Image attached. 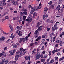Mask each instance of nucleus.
Segmentation results:
<instances>
[{
  "label": "nucleus",
  "mask_w": 64,
  "mask_h": 64,
  "mask_svg": "<svg viewBox=\"0 0 64 64\" xmlns=\"http://www.w3.org/2000/svg\"><path fill=\"white\" fill-rule=\"evenodd\" d=\"M28 36H26V37L25 38H20V40L19 41V43L20 44L21 43V42H22V41H23V42H25V41L26 40V41H27L28 40Z\"/></svg>",
  "instance_id": "nucleus-1"
},
{
  "label": "nucleus",
  "mask_w": 64,
  "mask_h": 64,
  "mask_svg": "<svg viewBox=\"0 0 64 64\" xmlns=\"http://www.w3.org/2000/svg\"><path fill=\"white\" fill-rule=\"evenodd\" d=\"M40 53L38 52L36 56V59H40Z\"/></svg>",
  "instance_id": "nucleus-2"
},
{
  "label": "nucleus",
  "mask_w": 64,
  "mask_h": 64,
  "mask_svg": "<svg viewBox=\"0 0 64 64\" xmlns=\"http://www.w3.org/2000/svg\"><path fill=\"white\" fill-rule=\"evenodd\" d=\"M26 50H24V51H23L22 52H20V54H19V56H22V55H24L25 53H26V52H25Z\"/></svg>",
  "instance_id": "nucleus-3"
},
{
  "label": "nucleus",
  "mask_w": 64,
  "mask_h": 64,
  "mask_svg": "<svg viewBox=\"0 0 64 64\" xmlns=\"http://www.w3.org/2000/svg\"><path fill=\"white\" fill-rule=\"evenodd\" d=\"M3 63V64L5 63V64H7L8 63V62H9V61L8 60H5V59H4V60H3L2 61Z\"/></svg>",
  "instance_id": "nucleus-4"
},
{
  "label": "nucleus",
  "mask_w": 64,
  "mask_h": 64,
  "mask_svg": "<svg viewBox=\"0 0 64 64\" xmlns=\"http://www.w3.org/2000/svg\"><path fill=\"white\" fill-rule=\"evenodd\" d=\"M26 20L28 22V23H30L32 21H33V19L32 18H27Z\"/></svg>",
  "instance_id": "nucleus-5"
},
{
  "label": "nucleus",
  "mask_w": 64,
  "mask_h": 64,
  "mask_svg": "<svg viewBox=\"0 0 64 64\" xmlns=\"http://www.w3.org/2000/svg\"><path fill=\"white\" fill-rule=\"evenodd\" d=\"M31 9L32 10H33L34 11H38L37 8H36L35 6L32 7L31 8Z\"/></svg>",
  "instance_id": "nucleus-6"
},
{
  "label": "nucleus",
  "mask_w": 64,
  "mask_h": 64,
  "mask_svg": "<svg viewBox=\"0 0 64 64\" xmlns=\"http://www.w3.org/2000/svg\"><path fill=\"white\" fill-rule=\"evenodd\" d=\"M42 26H38V30L39 31H41V30H42Z\"/></svg>",
  "instance_id": "nucleus-7"
},
{
  "label": "nucleus",
  "mask_w": 64,
  "mask_h": 64,
  "mask_svg": "<svg viewBox=\"0 0 64 64\" xmlns=\"http://www.w3.org/2000/svg\"><path fill=\"white\" fill-rule=\"evenodd\" d=\"M48 14H46V16H45V14H44V16H43V19L44 20H45V19H46V18H47L48 17Z\"/></svg>",
  "instance_id": "nucleus-8"
},
{
  "label": "nucleus",
  "mask_w": 64,
  "mask_h": 64,
  "mask_svg": "<svg viewBox=\"0 0 64 64\" xmlns=\"http://www.w3.org/2000/svg\"><path fill=\"white\" fill-rule=\"evenodd\" d=\"M37 16V13L35 12L33 14L32 18H35V16Z\"/></svg>",
  "instance_id": "nucleus-9"
},
{
  "label": "nucleus",
  "mask_w": 64,
  "mask_h": 64,
  "mask_svg": "<svg viewBox=\"0 0 64 64\" xmlns=\"http://www.w3.org/2000/svg\"><path fill=\"white\" fill-rule=\"evenodd\" d=\"M24 15H27V10L25 9L23 12Z\"/></svg>",
  "instance_id": "nucleus-10"
},
{
  "label": "nucleus",
  "mask_w": 64,
  "mask_h": 64,
  "mask_svg": "<svg viewBox=\"0 0 64 64\" xmlns=\"http://www.w3.org/2000/svg\"><path fill=\"white\" fill-rule=\"evenodd\" d=\"M56 38V37H54L52 38L50 40V41L51 42H52V41H53V42H54L55 41V38Z\"/></svg>",
  "instance_id": "nucleus-11"
},
{
  "label": "nucleus",
  "mask_w": 64,
  "mask_h": 64,
  "mask_svg": "<svg viewBox=\"0 0 64 64\" xmlns=\"http://www.w3.org/2000/svg\"><path fill=\"white\" fill-rule=\"evenodd\" d=\"M19 58V55H16V56L15 58V60L17 61L18 60V58Z\"/></svg>",
  "instance_id": "nucleus-12"
},
{
  "label": "nucleus",
  "mask_w": 64,
  "mask_h": 64,
  "mask_svg": "<svg viewBox=\"0 0 64 64\" xmlns=\"http://www.w3.org/2000/svg\"><path fill=\"white\" fill-rule=\"evenodd\" d=\"M41 36H39L38 38L36 40V41H38V40H39L41 39Z\"/></svg>",
  "instance_id": "nucleus-13"
},
{
  "label": "nucleus",
  "mask_w": 64,
  "mask_h": 64,
  "mask_svg": "<svg viewBox=\"0 0 64 64\" xmlns=\"http://www.w3.org/2000/svg\"><path fill=\"white\" fill-rule=\"evenodd\" d=\"M18 2H12V4L14 5H16V4H18Z\"/></svg>",
  "instance_id": "nucleus-14"
},
{
  "label": "nucleus",
  "mask_w": 64,
  "mask_h": 64,
  "mask_svg": "<svg viewBox=\"0 0 64 64\" xmlns=\"http://www.w3.org/2000/svg\"><path fill=\"white\" fill-rule=\"evenodd\" d=\"M18 35L19 36H22V32L21 31H20L18 33Z\"/></svg>",
  "instance_id": "nucleus-15"
},
{
  "label": "nucleus",
  "mask_w": 64,
  "mask_h": 64,
  "mask_svg": "<svg viewBox=\"0 0 64 64\" xmlns=\"http://www.w3.org/2000/svg\"><path fill=\"white\" fill-rule=\"evenodd\" d=\"M41 3H40L39 5V6H38L37 7V8L38 9H40V8H41Z\"/></svg>",
  "instance_id": "nucleus-16"
},
{
  "label": "nucleus",
  "mask_w": 64,
  "mask_h": 64,
  "mask_svg": "<svg viewBox=\"0 0 64 64\" xmlns=\"http://www.w3.org/2000/svg\"><path fill=\"white\" fill-rule=\"evenodd\" d=\"M57 25L56 24L54 26V28H55V29L56 30H57V29H58V27H57Z\"/></svg>",
  "instance_id": "nucleus-17"
},
{
  "label": "nucleus",
  "mask_w": 64,
  "mask_h": 64,
  "mask_svg": "<svg viewBox=\"0 0 64 64\" xmlns=\"http://www.w3.org/2000/svg\"><path fill=\"white\" fill-rule=\"evenodd\" d=\"M36 52V50L34 49L33 51L32 52V54H35V52Z\"/></svg>",
  "instance_id": "nucleus-18"
},
{
  "label": "nucleus",
  "mask_w": 64,
  "mask_h": 64,
  "mask_svg": "<svg viewBox=\"0 0 64 64\" xmlns=\"http://www.w3.org/2000/svg\"><path fill=\"white\" fill-rule=\"evenodd\" d=\"M64 56H63V57H62L61 58L59 59V61H62V60H63L64 59Z\"/></svg>",
  "instance_id": "nucleus-19"
},
{
  "label": "nucleus",
  "mask_w": 64,
  "mask_h": 64,
  "mask_svg": "<svg viewBox=\"0 0 64 64\" xmlns=\"http://www.w3.org/2000/svg\"><path fill=\"white\" fill-rule=\"evenodd\" d=\"M27 17V16H23V20L24 21H25V20H26V17Z\"/></svg>",
  "instance_id": "nucleus-20"
},
{
  "label": "nucleus",
  "mask_w": 64,
  "mask_h": 64,
  "mask_svg": "<svg viewBox=\"0 0 64 64\" xmlns=\"http://www.w3.org/2000/svg\"><path fill=\"white\" fill-rule=\"evenodd\" d=\"M64 1V0H59L58 2V4H61V3H62V2Z\"/></svg>",
  "instance_id": "nucleus-21"
},
{
  "label": "nucleus",
  "mask_w": 64,
  "mask_h": 64,
  "mask_svg": "<svg viewBox=\"0 0 64 64\" xmlns=\"http://www.w3.org/2000/svg\"><path fill=\"white\" fill-rule=\"evenodd\" d=\"M2 2L3 6H5V5H6V3H5V2H3V1H2Z\"/></svg>",
  "instance_id": "nucleus-22"
},
{
  "label": "nucleus",
  "mask_w": 64,
  "mask_h": 64,
  "mask_svg": "<svg viewBox=\"0 0 64 64\" xmlns=\"http://www.w3.org/2000/svg\"><path fill=\"white\" fill-rule=\"evenodd\" d=\"M24 50H25V49H23V48H20V51L21 52H22V51H24Z\"/></svg>",
  "instance_id": "nucleus-23"
},
{
  "label": "nucleus",
  "mask_w": 64,
  "mask_h": 64,
  "mask_svg": "<svg viewBox=\"0 0 64 64\" xmlns=\"http://www.w3.org/2000/svg\"><path fill=\"white\" fill-rule=\"evenodd\" d=\"M63 42L62 41H61L60 42V46H62V44H63Z\"/></svg>",
  "instance_id": "nucleus-24"
},
{
  "label": "nucleus",
  "mask_w": 64,
  "mask_h": 64,
  "mask_svg": "<svg viewBox=\"0 0 64 64\" xmlns=\"http://www.w3.org/2000/svg\"><path fill=\"white\" fill-rule=\"evenodd\" d=\"M10 63H16V61H12L10 62Z\"/></svg>",
  "instance_id": "nucleus-25"
},
{
  "label": "nucleus",
  "mask_w": 64,
  "mask_h": 64,
  "mask_svg": "<svg viewBox=\"0 0 64 64\" xmlns=\"http://www.w3.org/2000/svg\"><path fill=\"white\" fill-rule=\"evenodd\" d=\"M48 8H45L44 9V11L46 12H47V11H48Z\"/></svg>",
  "instance_id": "nucleus-26"
},
{
  "label": "nucleus",
  "mask_w": 64,
  "mask_h": 64,
  "mask_svg": "<svg viewBox=\"0 0 64 64\" xmlns=\"http://www.w3.org/2000/svg\"><path fill=\"white\" fill-rule=\"evenodd\" d=\"M38 32V30H36L35 31L34 33V34H37Z\"/></svg>",
  "instance_id": "nucleus-27"
},
{
  "label": "nucleus",
  "mask_w": 64,
  "mask_h": 64,
  "mask_svg": "<svg viewBox=\"0 0 64 64\" xmlns=\"http://www.w3.org/2000/svg\"><path fill=\"white\" fill-rule=\"evenodd\" d=\"M1 39H2V41H4L5 39V38L4 36H2L1 38Z\"/></svg>",
  "instance_id": "nucleus-28"
},
{
  "label": "nucleus",
  "mask_w": 64,
  "mask_h": 64,
  "mask_svg": "<svg viewBox=\"0 0 64 64\" xmlns=\"http://www.w3.org/2000/svg\"><path fill=\"white\" fill-rule=\"evenodd\" d=\"M48 56V55L47 54H44V58H46Z\"/></svg>",
  "instance_id": "nucleus-29"
},
{
  "label": "nucleus",
  "mask_w": 64,
  "mask_h": 64,
  "mask_svg": "<svg viewBox=\"0 0 64 64\" xmlns=\"http://www.w3.org/2000/svg\"><path fill=\"white\" fill-rule=\"evenodd\" d=\"M55 30H56L55 28L54 27H52V32H53L54 31H55Z\"/></svg>",
  "instance_id": "nucleus-30"
},
{
  "label": "nucleus",
  "mask_w": 64,
  "mask_h": 64,
  "mask_svg": "<svg viewBox=\"0 0 64 64\" xmlns=\"http://www.w3.org/2000/svg\"><path fill=\"white\" fill-rule=\"evenodd\" d=\"M40 24H41L40 22H38V23L37 24V26H36V27H38V26H39V25H40Z\"/></svg>",
  "instance_id": "nucleus-31"
},
{
  "label": "nucleus",
  "mask_w": 64,
  "mask_h": 64,
  "mask_svg": "<svg viewBox=\"0 0 64 64\" xmlns=\"http://www.w3.org/2000/svg\"><path fill=\"white\" fill-rule=\"evenodd\" d=\"M17 19V17H14L13 18V19L14 20H16Z\"/></svg>",
  "instance_id": "nucleus-32"
},
{
  "label": "nucleus",
  "mask_w": 64,
  "mask_h": 64,
  "mask_svg": "<svg viewBox=\"0 0 64 64\" xmlns=\"http://www.w3.org/2000/svg\"><path fill=\"white\" fill-rule=\"evenodd\" d=\"M50 8H52V9H54V6L52 5L50 7Z\"/></svg>",
  "instance_id": "nucleus-33"
},
{
  "label": "nucleus",
  "mask_w": 64,
  "mask_h": 64,
  "mask_svg": "<svg viewBox=\"0 0 64 64\" xmlns=\"http://www.w3.org/2000/svg\"><path fill=\"white\" fill-rule=\"evenodd\" d=\"M55 60H57V61H58V57H56L55 58Z\"/></svg>",
  "instance_id": "nucleus-34"
},
{
  "label": "nucleus",
  "mask_w": 64,
  "mask_h": 64,
  "mask_svg": "<svg viewBox=\"0 0 64 64\" xmlns=\"http://www.w3.org/2000/svg\"><path fill=\"white\" fill-rule=\"evenodd\" d=\"M14 37H15V36H14V35H12L10 36V38H12V39L13 38H14Z\"/></svg>",
  "instance_id": "nucleus-35"
},
{
  "label": "nucleus",
  "mask_w": 64,
  "mask_h": 64,
  "mask_svg": "<svg viewBox=\"0 0 64 64\" xmlns=\"http://www.w3.org/2000/svg\"><path fill=\"white\" fill-rule=\"evenodd\" d=\"M28 18H29L30 19H32V16L30 15L29 16Z\"/></svg>",
  "instance_id": "nucleus-36"
},
{
  "label": "nucleus",
  "mask_w": 64,
  "mask_h": 64,
  "mask_svg": "<svg viewBox=\"0 0 64 64\" xmlns=\"http://www.w3.org/2000/svg\"><path fill=\"white\" fill-rule=\"evenodd\" d=\"M17 46L16 44H15L13 46V48H17Z\"/></svg>",
  "instance_id": "nucleus-37"
},
{
  "label": "nucleus",
  "mask_w": 64,
  "mask_h": 64,
  "mask_svg": "<svg viewBox=\"0 0 64 64\" xmlns=\"http://www.w3.org/2000/svg\"><path fill=\"white\" fill-rule=\"evenodd\" d=\"M9 26L10 27V29H11V30H12L13 29V27H12V26H11L9 25Z\"/></svg>",
  "instance_id": "nucleus-38"
},
{
  "label": "nucleus",
  "mask_w": 64,
  "mask_h": 64,
  "mask_svg": "<svg viewBox=\"0 0 64 64\" xmlns=\"http://www.w3.org/2000/svg\"><path fill=\"white\" fill-rule=\"evenodd\" d=\"M20 21H22V16H20Z\"/></svg>",
  "instance_id": "nucleus-39"
},
{
  "label": "nucleus",
  "mask_w": 64,
  "mask_h": 64,
  "mask_svg": "<svg viewBox=\"0 0 64 64\" xmlns=\"http://www.w3.org/2000/svg\"><path fill=\"white\" fill-rule=\"evenodd\" d=\"M48 52H49V55L50 56H51V52L50 51H48Z\"/></svg>",
  "instance_id": "nucleus-40"
},
{
  "label": "nucleus",
  "mask_w": 64,
  "mask_h": 64,
  "mask_svg": "<svg viewBox=\"0 0 64 64\" xmlns=\"http://www.w3.org/2000/svg\"><path fill=\"white\" fill-rule=\"evenodd\" d=\"M11 41V40L10 39H8L7 41H6V42H7V43H8L9 42H10Z\"/></svg>",
  "instance_id": "nucleus-41"
},
{
  "label": "nucleus",
  "mask_w": 64,
  "mask_h": 64,
  "mask_svg": "<svg viewBox=\"0 0 64 64\" xmlns=\"http://www.w3.org/2000/svg\"><path fill=\"white\" fill-rule=\"evenodd\" d=\"M44 46H42V48L41 50H44Z\"/></svg>",
  "instance_id": "nucleus-42"
},
{
  "label": "nucleus",
  "mask_w": 64,
  "mask_h": 64,
  "mask_svg": "<svg viewBox=\"0 0 64 64\" xmlns=\"http://www.w3.org/2000/svg\"><path fill=\"white\" fill-rule=\"evenodd\" d=\"M20 14L22 16H23V12H21L20 13Z\"/></svg>",
  "instance_id": "nucleus-43"
},
{
  "label": "nucleus",
  "mask_w": 64,
  "mask_h": 64,
  "mask_svg": "<svg viewBox=\"0 0 64 64\" xmlns=\"http://www.w3.org/2000/svg\"><path fill=\"white\" fill-rule=\"evenodd\" d=\"M34 12V10H32L31 11V14H33Z\"/></svg>",
  "instance_id": "nucleus-44"
},
{
  "label": "nucleus",
  "mask_w": 64,
  "mask_h": 64,
  "mask_svg": "<svg viewBox=\"0 0 64 64\" xmlns=\"http://www.w3.org/2000/svg\"><path fill=\"white\" fill-rule=\"evenodd\" d=\"M57 54L58 56H59V55H60V56H61V54L59 52H58V53Z\"/></svg>",
  "instance_id": "nucleus-45"
},
{
  "label": "nucleus",
  "mask_w": 64,
  "mask_h": 64,
  "mask_svg": "<svg viewBox=\"0 0 64 64\" xmlns=\"http://www.w3.org/2000/svg\"><path fill=\"white\" fill-rule=\"evenodd\" d=\"M53 62H54V60H52L50 61V63H53Z\"/></svg>",
  "instance_id": "nucleus-46"
},
{
  "label": "nucleus",
  "mask_w": 64,
  "mask_h": 64,
  "mask_svg": "<svg viewBox=\"0 0 64 64\" xmlns=\"http://www.w3.org/2000/svg\"><path fill=\"white\" fill-rule=\"evenodd\" d=\"M54 21L53 20H52L50 21V23H52Z\"/></svg>",
  "instance_id": "nucleus-47"
},
{
  "label": "nucleus",
  "mask_w": 64,
  "mask_h": 64,
  "mask_svg": "<svg viewBox=\"0 0 64 64\" xmlns=\"http://www.w3.org/2000/svg\"><path fill=\"white\" fill-rule=\"evenodd\" d=\"M40 56V58H43V54H41Z\"/></svg>",
  "instance_id": "nucleus-48"
},
{
  "label": "nucleus",
  "mask_w": 64,
  "mask_h": 64,
  "mask_svg": "<svg viewBox=\"0 0 64 64\" xmlns=\"http://www.w3.org/2000/svg\"><path fill=\"white\" fill-rule=\"evenodd\" d=\"M19 53H20V52H16V55H18V54H19Z\"/></svg>",
  "instance_id": "nucleus-49"
},
{
  "label": "nucleus",
  "mask_w": 64,
  "mask_h": 64,
  "mask_svg": "<svg viewBox=\"0 0 64 64\" xmlns=\"http://www.w3.org/2000/svg\"><path fill=\"white\" fill-rule=\"evenodd\" d=\"M41 42H42V44H43L44 43V41H43L42 40V41Z\"/></svg>",
  "instance_id": "nucleus-50"
},
{
  "label": "nucleus",
  "mask_w": 64,
  "mask_h": 64,
  "mask_svg": "<svg viewBox=\"0 0 64 64\" xmlns=\"http://www.w3.org/2000/svg\"><path fill=\"white\" fill-rule=\"evenodd\" d=\"M26 62H22V63H21V64H26Z\"/></svg>",
  "instance_id": "nucleus-51"
},
{
  "label": "nucleus",
  "mask_w": 64,
  "mask_h": 64,
  "mask_svg": "<svg viewBox=\"0 0 64 64\" xmlns=\"http://www.w3.org/2000/svg\"><path fill=\"white\" fill-rule=\"evenodd\" d=\"M45 50L43 51L42 52V53L43 54H45Z\"/></svg>",
  "instance_id": "nucleus-52"
},
{
  "label": "nucleus",
  "mask_w": 64,
  "mask_h": 64,
  "mask_svg": "<svg viewBox=\"0 0 64 64\" xmlns=\"http://www.w3.org/2000/svg\"><path fill=\"white\" fill-rule=\"evenodd\" d=\"M22 26H19V29L20 30L21 29H22Z\"/></svg>",
  "instance_id": "nucleus-53"
},
{
  "label": "nucleus",
  "mask_w": 64,
  "mask_h": 64,
  "mask_svg": "<svg viewBox=\"0 0 64 64\" xmlns=\"http://www.w3.org/2000/svg\"><path fill=\"white\" fill-rule=\"evenodd\" d=\"M14 52H12L11 53H10V55H14Z\"/></svg>",
  "instance_id": "nucleus-54"
},
{
  "label": "nucleus",
  "mask_w": 64,
  "mask_h": 64,
  "mask_svg": "<svg viewBox=\"0 0 64 64\" xmlns=\"http://www.w3.org/2000/svg\"><path fill=\"white\" fill-rule=\"evenodd\" d=\"M4 50H7V47H5L4 48Z\"/></svg>",
  "instance_id": "nucleus-55"
},
{
  "label": "nucleus",
  "mask_w": 64,
  "mask_h": 64,
  "mask_svg": "<svg viewBox=\"0 0 64 64\" xmlns=\"http://www.w3.org/2000/svg\"><path fill=\"white\" fill-rule=\"evenodd\" d=\"M38 37V36L37 35H36L34 36V37L35 38H37V37Z\"/></svg>",
  "instance_id": "nucleus-56"
},
{
  "label": "nucleus",
  "mask_w": 64,
  "mask_h": 64,
  "mask_svg": "<svg viewBox=\"0 0 64 64\" xmlns=\"http://www.w3.org/2000/svg\"><path fill=\"white\" fill-rule=\"evenodd\" d=\"M25 59L26 60H28V56H25Z\"/></svg>",
  "instance_id": "nucleus-57"
},
{
  "label": "nucleus",
  "mask_w": 64,
  "mask_h": 64,
  "mask_svg": "<svg viewBox=\"0 0 64 64\" xmlns=\"http://www.w3.org/2000/svg\"><path fill=\"white\" fill-rule=\"evenodd\" d=\"M33 44H34L33 43H31L30 45V46H33Z\"/></svg>",
  "instance_id": "nucleus-58"
},
{
  "label": "nucleus",
  "mask_w": 64,
  "mask_h": 64,
  "mask_svg": "<svg viewBox=\"0 0 64 64\" xmlns=\"http://www.w3.org/2000/svg\"><path fill=\"white\" fill-rule=\"evenodd\" d=\"M26 2H22V4H26Z\"/></svg>",
  "instance_id": "nucleus-59"
},
{
  "label": "nucleus",
  "mask_w": 64,
  "mask_h": 64,
  "mask_svg": "<svg viewBox=\"0 0 64 64\" xmlns=\"http://www.w3.org/2000/svg\"><path fill=\"white\" fill-rule=\"evenodd\" d=\"M32 7V6H31V5H30L28 6V8L29 9H30V8Z\"/></svg>",
  "instance_id": "nucleus-60"
},
{
  "label": "nucleus",
  "mask_w": 64,
  "mask_h": 64,
  "mask_svg": "<svg viewBox=\"0 0 64 64\" xmlns=\"http://www.w3.org/2000/svg\"><path fill=\"white\" fill-rule=\"evenodd\" d=\"M50 28H48L47 29V30L48 31H49L50 30Z\"/></svg>",
  "instance_id": "nucleus-61"
},
{
  "label": "nucleus",
  "mask_w": 64,
  "mask_h": 64,
  "mask_svg": "<svg viewBox=\"0 0 64 64\" xmlns=\"http://www.w3.org/2000/svg\"><path fill=\"white\" fill-rule=\"evenodd\" d=\"M56 42L57 43H58L59 42V40H57L56 41Z\"/></svg>",
  "instance_id": "nucleus-62"
},
{
  "label": "nucleus",
  "mask_w": 64,
  "mask_h": 64,
  "mask_svg": "<svg viewBox=\"0 0 64 64\" xmlns=\"http://www.w3.org/2000/svg\"><path fill=\"white\" fill-rule=\"evenodd\" d=\"M58 44H56L55 45V46L56 47H58Z\"/></svg>",
  "instance_id": "nucleus-63"
},
{
  "label": "nucleus",
  "mask_w": 64,
  "mask_h": 64,
  "mask_svg": "<svg viewBox=\"0 0 64 64\" xmlns=\"http://www.w3.org/2000/svg\"><path fill=\"white\" fill-rule=\"evenodd\" d=\"M51 4H52V1L48 3V4H50V5H51Z\"/></svg>",
  "instance_id": "nucleus-64"
}]
</instances>
